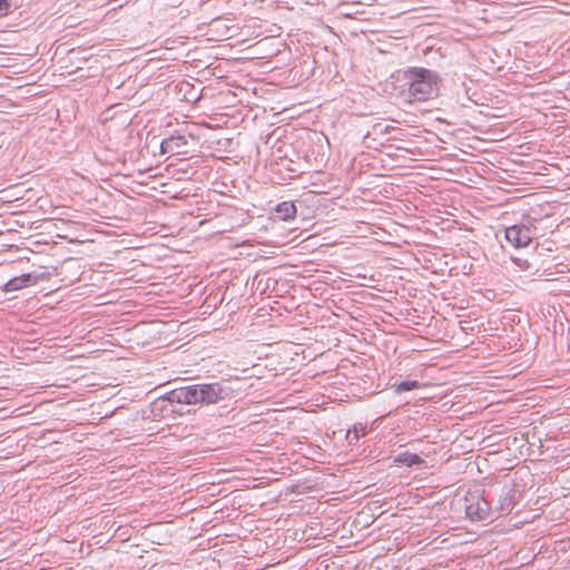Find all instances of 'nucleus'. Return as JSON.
<instances>
[{"mask_svg":"<svg viewBox=\"0 0 570 570\" xmlns=\"http://www.w3.org/2000/svg\"><path fill=\"white\" fill-rule=\"evenodd\" d=\"M188 141L184 135L174 134L170 137L164 139L160 144L161 154L180 155L186 154L185 147Z\"/></svg>","mask_w":570,"mask_h":570,"instance_id":"5","label":"nucleus"},{"mask_svg":"<svg viewBox=\"0 0 570 570\" xmlns=\"http://www.w3.org/2000/svg\"><path fill=\"white\" fill-rule=\"evenodd\" d=\"M420 386H421V384L416 380H407V381H402L397 384H394L396 393L412 391V390L419 389Z\"/></svg>","mask_w":570,"mask_h":570,"instance_id":"10","label":"nucleus"},{"mask_svg":"<svg viewBox=\"0 0 570 570\" xmlns=\"http://www.w3.org/2000/svg\"><path fill=\"white\" fill-rule=\"evenodd\" d=\"M30 281H31V275L30 274H22L20 276H17V277H13V278L9 279L4 284L3 291L9 293V292H14V291L22 289V288L27 287L30 284Z\"/></svg>","mask_w":570,"mask_h":570,"instance_id":"7","label":"nucleus"},{"mask_svg":"<svg viewBox=\"0 0 570 570\" xmlns=\"http://www.w3.org/2000/svg\"><path fill=\"white\" fill-rule=\"evenodd\" d=\"M466 517L473 521L485 520L491 511V504L479 491L468 492L464 498Z\"/></svg>","mask_w":570,"mask_h":570,"instance_id":"3","label":"nucleus"},{"mask_svg":"<svg viewBox=\"0 0 570 570\" xmlns=\"http://www.w3.org/2000/svg\"><path fill=\"white\" fill-rule=\"evenodd\" d=\"M514 495L515 490L512 488H505L502 490L498 505V510L500 511V513L507 514L511 512V510L514 507Z\"/></svg>","mask_w":570,"mask_h":570,"instance_id":"6","label":"nucleus"},{"mask_svg":"<svg viewBox=\"0 0 570 570\" xmlns=\"http://www.w3.org/2000/svg\"><path fill=\"white\" fill-rule=\"evenodd\" d=\"M275 212L282 219L288 220L295 217L296 206L292 202H283L276 206Z\"/></svg>","mask_w":570,"mask_h":570,"instance_id":"8","label":"nucleus"},{"mask_svg":"<svg viewBox=\"0 0 570 570\" xmlns=\"http://www.w3.org/2000/svg\"><path fill=\"white\" fill-rule=\"evenodd\" d=\"M409 97L412 100L425 101L438 95L439 77L435 72L425 68H412L409 70Z\"/></svg>","mask_w":570,"mask_h":570,"instance_id":"2","label":"nucleus"},{"mask_svg":"<svg viewBox=\"0 0 570 570\" xmlns=\"http://www.w3.org/2000/svg\"><path fill=\"white\" fill-rule=\"evenodd\" d=\"M395 461L405 464L406 466H413L421 464L423 459L415 453L403 452L396 456Z\"/></svg>","mask_w":570,"mask_h":570,"instance_id":"9","label":"nucleus"},{"mask_svg":"<svg viewBox=\"0 0 570 570\" xmlns=\"http://www.w3.org/2000/svg\"><path fill=\"white\" fill-rule=\"evenodd\" d=\"M227 396L226 389L219 382L191 384L169 391L167 400L171 403L188 405L216 404Z\"/></svg>","mask_w":570,"mask_h":570,"instance_id":"1","label":"nucleus"},{"mask_svg":"<svg viewBox=\"0 0 570 570\" xmlns=\"http://www.w3.org/2000/svg\"><path fill=\"white\" fill-rule=\"evenodd\" d=\"M535 236V228L527 225H512L505 229V239L515 248L530 245Z\"/></svg>","mask_w":570,"mask_h":570,"instance_id":"4","label":"nucleus"},{"mask_svg":"<svg viewBox=\"0 0 570 570\" xmlns=\"http://www.w3.org/2000/svg\"><path fill=\"white\" fill-rule=\"evenodd\" d=\"M366 433V428L363 425L354 428V436L352 440H358L360 435H364Z\"/></svg>","mask_w":570,"mask_h":570,"instance_id":"12","label":"nucleus"},{"mask_svg":"<svg viewBox=\"0 0 570 570\" xmlns=\"http://www.w3.org/2000/svg\"><path fill=\"white\" fill-rule=\"evenodd\" d=\"M10 8L9 0H0V13L7 12Z\"/></svg>","mask_w":570,"mask_h":570,"instance_id":"13","label":"nucleus"},{"mask_svg":"<svg viewBox=\"0 0 570 570\" xmlns=\"http://www.w3.org/2000/svg\"><path fill=\"white\" fill-rule=\"evenodd\" d=\"M512 262L520 268V271H527L530 267V263L521 257H511Z\"/></svg>","mask_w":570,"mask_h":570,"instance_id":"11","label":"nucleus"}]
</instances>
